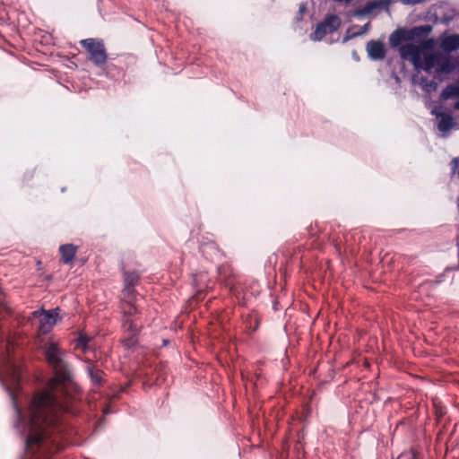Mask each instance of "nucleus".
I'll use <instances>...</instances> for the list:
<instances>
[{"instance_id": "obj_1", "label": "nucleus", "mask_w": 459, "mask_h": 459, "mask_svg": "<svg viewBox=\"0 0 459 459\" xmlns=\"http://www.w3.org/2000/svg\"><path fill=\"white\" fill-rule=\"evenodd\" d=\"M44 355L54 376L46 386L38 391L28 411L26 429V454L29 459H50L64 449L63 414L69 411L66 385L71 380V371L65 359V350L57 342H49Z\"/></svg>"}, {"instance_id": "obj_2", "label": "nucleus", "mask_w": 459, "mask_h": 459, "mask_svg": "<svg viewBox=\"0 0 459 459\" xmlns=\"http://www.w3.org/2000/svg\"><path fill=\"white\" fill-rule=\"evenodd\" d=\"M80 45L88 54V59L97 67H103L108 61V53L102 39L89 38L80 40Z\"/></svg>"}, {"instance_id": "obj_3", "label": "nucleus", "mask_w": 459, "mask_h": 459, "mask_svg": "<svg viewBox=\"0 0 459 459\" xmlns=\"http://www.w3.org/2000/svg\"><path fill=\"white\" fill-rule=\"evenodd\" d=\"M121 325L124 333L123 345L127 349L136 346L142 325L137 324L136 319H121Z\"/></svg>"}, {"instance_id": "obj_4", "label": "nucleus", "mask_w": 459, "mask_h": 459, "mask_svg": "<svg viewBox=\"0 0 459 459\" xmlns=\"http://www.w3.org/2000/svg\"><path fill=\"white\" fill-rule=\"evenodd\" d=\"M341 26V20L337 15H327L323 22L316 25V30L313 33L312 39L314 40H321L327 34H331L338 30Z\"/></svg>"}, {"instance_id": "obj_5", "label": "nucleus", "mask_w": 459, "mask_h": 459, "mask_svg": "<svg viewBox=\"0 0 459 459\" xmlns=\"http://www.w3.org/2000/svg\"><path fill=\"white\" fill-rule=\"evenodd\" d=\"M59 307L50 310H37L33 312V316L39 318V329L43 333H47L56 323L58 317Z\"/></svg>"}, {"instance_id": "obj_6", "label": "nucleus", "mask_w": 459, "mask_h": 459, "mask_svg": "<svg viewBox=\"0 0 459 459\" xmlns=\"http://www.w3.org/2000/svg\"><path fill=\"white\" fill-rule=\"evenodd\" d=\"M399 51L403 59L410 60L415 67H419L420 65V57L422 56L423 52L420 47L409 43L402 46Z\"/></svg>"}, {"instance_id": "obj_7", "label": "nucleus", "mask_w": 459, "mask_h": 459, "mask_svg": "<svg viewBox=\"0 0 459 459\" xmlns=\"http://www.w3.org/2000/svg\"><path fill=\"white\" fill-rule=\"evenodd\" d=\"M368 56L372 60H382L385 56V48L382 42L370 40L367 44Z\"/></svg>"}, {"instance_id": "obj_8", "label": "nucleus", "mask_w": 459, "mask_h": 459, "mask_svg": "<svg viewBox=\"0 0 459 459\" xmlns=\"http://www.w3.org/2000/svg\"><path fill=\"white\" fill-rule=\"evenodd\" d=\"M119 307L122 314L121 319H134L133 317L140 313L135 301H120Z\"/></svg>"}, {"instance_id": "obj_9", "label": "nucleus", "mask_w": 459, "mask_h": 459, "mask_svg": "<svg viewBox=\"0 0 459 459\" xmlns=\"http://www.w3.org/2000/svg\"><path fill=\"white\" fill-rule=\"evenodd\" d=\"M59 252L61 254V262L65 264H69L75 257L77 247L73 244L61 245Z\"/></svg>"}, {"instance_id": "obj_10", "label": "nucleus", "mask_w": 459, "mask_h": 459, "mask_svg": "<svg viewBox=\"0 0 459 459\" xmlns=\"http://www.w3.org/2000/svg\"><path fill=\"white\" fill-rule=\"evenodd\" d=\"M441 48L446 53L459 49V34H451L444 37L441 40Z\"/></svg>"}, {"instance_id": "obj_11", "label": "nucleus", "mask_w": 459, "mask_h": 459, "mask_svg": "<svg viewBox=\"0 0 459 459\" xmlns=\"http://www.w3.org/2000/svg\"><path fill=\"white\" fill-rule=\"evenodd\" d=\"M440 54L429 53L424 55V58L420 57V65L416 67L417 69H422L428 73H430L431 70L436 67V65L438 64V58Z\"/></svg>"}, {"instance_id": "obj_12", "label": "nucleus", "mask_w": 459, "mask_h": 459, "mask_svg": "<svg viewBox=\"0 0 459 459\" xmlns=\"http://www.w3.org/2000/svg\"><path fill=\"white\" fill-rule=\"evenodd\" d=\"M432 114H434L437 117H440V120L437 124V128L440 132H447L452 129L454 126V119L450 114L435 111H432Z\"/></svg>"}, {"instance_id": "obj_13", "label": "nucleus", "mask_w": 459, "mask_h": 459, "mask_svg": "<svg viewBox=\"0 0 459 459\" xmlns=\"http://www.w3.org/2000/svg\"><path fill=\"white\" fill-rule=\"evenodd\" d=\"M392 0H374L368 2L359 13H371L377 8L388 7Z\"/></svg>"}, {"instance_id": "obj_14", "label": "nucleus", "mask_w": 459, "mask_h": 459, "mask_svg": "<svg viewBox=\"0 0 459 459\" xmlns=\"http://www.w3.org/2000/svg\"><path fill=\"white\" fill-rule=\"evenodd\" d=\"M88 374L93 385H100L103 382L104 373L102 370L96 368L93 365L87 368Z\"/></svg>"}, {"instance_id": "obj_15", "label": "nucleus", "mask_w": 459, "mask_h": 459, "mask_svg": "<svg viewBox=\"0 0 459 459\" xmlns=\"http://www.w3.org/2000/svg\"><path fill=\"white\" fill-rule=\"evenodd\" d=\"M406 32L403 30H394L389 38V41L392 47H398L403 41L406 40Z\"/></svg>"}, {"instance_id": "obj_16", "label": "nucleus", "mask_w": 459, "mask_h": 459, "mask_svg": "<svg viewBox=\"0 0 459 459\" xmlns=\"http://www.w3.org/2000/svg\"><path fill=\"white\" fill-rule=\"evenodd\" d=\"M136 291L134 286L124 284L122 290V299L120 301H135Z\"/></svg>"}, {"instance_id": "obj_17", "label": "nucleus", "mask_w": 459, "mask_h": 459, "mask_svg": "<svg viewBox=\"0 0 459 459\" xmlns=\"http://www.w3.org/2000/svg\"><path fill=\"white\" fill-rule=\"evenodd\" d=\"M91 341V337L84 333H80L76 340L75 348L80 349L82 352H86L90 349L89 343Z\"/></svg>"}, {"instance_id": "obj_18", "label": "nucleus", "mask_w": 459, "mask_h": 459, "mask_svg": "<svg viewBox=\"0 0 459 459\" xmlns=\"http://www.w3.org/2000/svg\"><path fill=\"white\" fill-rule=\"evenodd\" d=\"M438 64L436 65L437 72L438 74L450 72L449 59L443 55H439Z\"/></svg>"}, {"instance_id": "obj_19", "label": "nucleus", "mask_w": 459, "mask_h": 459, "mask_svg": "<svg viewBox=\"0 0 459 459\" xmlns=\"http://www.w3.org/2000/svg\"><path fill=\"white\" fill-rule=\"evenodd\" d=\"M139 279L137 272H124V284L135 286Z\"/></svg>"}, {"instance_id": "obj_20", "label": "nucleus", "mask_w": 459, "mask_h": 459, "mask_svg": "<svg viewBox=\"0 0 459 459\" xmlns=\"http://www.w3.org/2000/svg\"><path fill=\"white\" fill-rule=\"evenodd\" d=\"M420 83L422 88L427 91H434L437 87V84L434 80H429L427 78H422Z\"/></svg>"}, {"instance_id": "obj_21", "label": "nucleus", "mask_w": 459, "mask_h": 459, "mask_svg": "<svg viewBox=\"0 0 459 459\" xmlns=\"http://www.w3.org/2000/svg\"><path fill=\"white\" fill-rule=\"evenodd\" d=\"M432 28L430 25H421L413 28L411 32L413 35H427L431 31Z\"/></svg>"}, {"instance_id": "obj_22", "label": "nucleus", "mask_w": 459, "mask_h": 459, "mask_svg": "<svg viewBox=\"0 0 459 459\" xmlns=\"http://www.w3.org/2000/svg\"><path fill=\"white\" fill-rule=\"evenodd\" d=\"M450 166H451V173L453 175H455L456 173L458 175V178H459V156L454 158L451 160Z\"/></svg>"}, {"instance_id": "obj_23", "label": "nucleus", "mask_w": 459, "mask_h": 459, "mask_svg": "<svg viewBox=\"0 0 459 459\" xmlns=\"http://www.w3.org/2000/svg\"><path fill=\"white\" fill-rule=\"evenodd\" d=\"M368 25H369V23H366L363 27H361V29L359 32L352 33L351 35H346L343 39V41L346 42L347 40H349L350 39H351L355 36L363 34L368 30Z\"/></svg>"}, {"instance_id": "obj_24", "label": "nucleus", "mask_w": 459, "mask_h": 459, "mask_svg": "<svg viewBox=\"0 0 459 459\" xmlns=\"http://www.w3.org/2000/svg\"><path fill=\"white\" fill-rule=\"evenodd\" d=\"M426 0H402V4L404 5H414L424 3Z\"/></svg>"}, {"instance_id": "obj_25", "label": "nucleus", "mask_w": 459, "mask_h": 459, "mask_svg": "<svg viewBox=\"0 0 459 459\" xmlns=\"http://www.w3.org/2000/svg\"><path fill=\"white\" fill-rule=\"evenodd\" d=\"M2 310H8L7 307L5 306L4 304V296L3 294L0 292V311Z\"/></svg>"}, {"instance_id": "obj_26", "label": "nucleus", "mask_w": 459, "mask_h": 459, "mask_svg": "<svg viewBox=\"0 0 459 459\" xmlns=\"http://www.w3.org/2000/svg\"><path fill=\"white\" fill-rule=\"evenodd\" d=\"M397 459H417L415 455H400Z\"/></svg>"}, {"instance_id": "obj_27", "label": "nucleus", "mask_w": 459, "mask_h": 459, "mask_svg": "<svg viewBox=\"0 0 459 459\" xmlns=\"http://www.w3.org/2000/svg\"><path fill=\"white\" fill-rule=\"evenodd\" d=\"M13 405H14V408H15L16 414H17L18 418L20 420H22V411H21V409L19 408L18 404L14 402Z\"/></svg>"}, {"instance_id": "obj_28", "label": "nucleus", "mask_w": 459, "mask_h": 459, "mask_svg": "<svg viewBox=\"0 0 459 459\" xmlns=\"http://www.w3.org/2000/svg\"><path fill=\"white\" fill-rule=\"evenodd\" d=\"M258 325H259V322L257 319H255V326L254 327V331L256 330V328L258 327Z\"/></svg>"}]
</instances>
